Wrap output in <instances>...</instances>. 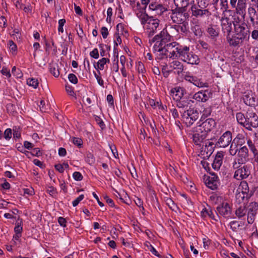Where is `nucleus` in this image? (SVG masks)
Returning a JSON list of instances; mask_svg holds the SVG:
<instances>
[{
	"mask_svg": "<svg viewBox=\"0 0 258 258\" xmlns=\"http://www.w3.org/2000/svg\"><path fill=\"white\" fill-rule=\"evenodd\" d=\"M234 34L228 36L227 41L229 45L233 47H238L241 45L244 41H248L250 39V31L247 27L245 22L241 23H233Z\"/></svg>",
	"mask_w": 258,
	"mask_h": 258,
	"instance_id": "nucleus-1",
	"label": "nucleus"
},
{
	"mask_svg": "<svg viewBox=\"0 0 258 258\" xmlns=\"http://www.w3.org/2000/svg\"><path fill=\"white\" fill-rule=\"evenodd\" d=\"M49 71L53 76L56 78L59 76L60 73L58 69V66L56 63L49 64Z\"/></svg>",
	"mask_w": 258,
	"mask_h": 258,
	"instance_id": "nucleus-31",
	"label": "nucleus"
},
{
	"mask_svg": "<svg viewBox=\"0 0 258 258\" xmlns=\"http://www.w3.org/2000/svg\"><path fill=\"white\" fill-rule=\"evenodd\" d=\"M232 140V133L230 131H226L223 133L216 142L215 146L220 148H226L231 143Z\"/></svg>",
	"mask_w": 258,
	"mask_h": 258,
	"instance_id": "nucleus-11",
	"label": "nucleus"
},
{
	"mask_svg": "<svg viewBox=\"0 0 258 258\" xmlns=\"http://www.w3.org/2000/svg\"><path fill=\"white\" fill-rule=\"evenodd\" d=\"M236 117L238 123L244 127L246 121L245 114L242 112H238L236 114Z\"/></svg>",
	"mask_w": 258,
	"mask_h": 258,
	"instance_id": "nucleus-34",
	"label": "nucleus"
},
{
	"mask_svg": "<svg viewBox=\"0 0 258 258\" xmlns=\"http://www.w3.org/2000/svg\"><path fill=\"white\" fill-rule=\"evenodd\" d=\"M171 36L168 33L167 31L163 29L160 33L155 35L152 39V42H155L153 49L154 53L158 51L159 48H163L169 43H170Z\"/></svg>",
	"mask_w": 258,
	"mask_h": 258,
	"instance_id": "nucleus-3",
	"label": "nucleus"
},
{
	"mask_svg": "<svg viewBox=\"0 0 258 258\" xmlns=\"http://www.w3.org/2000/svg\"><path fill=\"white\" fill-rule=\"evenodd\" d=\"M86 161L89 164L92 165L95 163V158L93 155L91 153H88L87 154Z\"/></svg>",
	"mask_w": 258,
	"mask_h": 258,
	"instance_id": "nucleus-43",
	"label": "nucleus"
},
{
	"mask_svg": "<svg viewBox=\"0 0 258 258\" xmlns=\"http://www.w3.org/2000/svg\"><path fill=\"white\" fill-rule=\"evenodd\" d=\"M247 209L245 206H240L235 211V214L238 219H241L247 213Z\"/></svg>",
	"mask_w": 258,
	"mask_h": 258,
	"instance_id": "nucleus-28",
	"label": "nucleus"
},
{
	"mask_svg": "<svg viewBox=\"0 0 258 258\" xmlns=\"http://www.w3.org/2000/svg\"><path fill=\"white\" fill-rule=\"evenodd\" d=\"M167 11V9L164 7L163 5L160 4L158 6L156 9L155 10V14L158 15H161L163 14L164 12Z\"/></svg>",
	"mask_w": 258,
	"mask_h": 258,
	"instance_id": "nucleus-41",
	"label": "nucleus"
},
{
	"mask_svg": "<svg viewBox=\"0 0 258 258\" xmlns=\"http://www.w3.org/2000/svg\"><path fill=\"white\" fill-rule=\"evenodd\" d=\"M165 202L168 207L172 211L175 210V209L177 208V206L174 202L170 198H167V199L165 200Z\"/></svg>",
	"mask_w": 258,
	"mask_h": 258,
	"instance_id": "nucleus-47",
	"label": "nucleus"
},
{
	"mask_svg": "<svg viewBox=\"0 0 258 258\" xmlns=\"http://www.w3.org/2000/svg\"><path fill=\"white\" fill-rule=\"evenodd\" d=\"M243 163H240L238 161V159H234L233 163H232V167L233 169L236 170H238V168H240V167H242V166L241 164H242Z\"/></svg>",
	"mask_w": 258,
	"mask_h": 258,
	"instance_id": "nucleus-56",
	"label": "nucleus"
},
{
	"mask_svg": "<svg viewBox=\"0 0 258 258\" xmlns=\"http://www.w3.org/2000/svg\"><path fill=\"white\" fill-rule=\"evenodd\" d=\"M201 214L202 217L206 218L209 217L213 220L215 221H218V219L216 218V216L214 215V213H213L212 211L210 208H204L201 211ZM217 217L219 218V216L217 215Z\"/></svg>",
	"mask_w": 258,
	"mask_h": 258,
	"instance_id": "nucleus-26",
	"label": "nucleus"
},
{
	"mask_svg": "<svg viewBox=\"0 0 258 258\" xmlns=\"http://www.w3.org/2000/svg\"><path fill=\"white\" fill-rule=\"evenodd\" d=\"M211 112H212L211 108L210 107H207V108H205L203 110V111H202L203 115H202L201 117L204 116V117H205V119L206 117H207L208 116H209L211 114Z\"/></svg>",
	"mask_w": 258,
	"mask_h": 258,
	"instance_id": "nucleus-55",
	"label": "nucleus"
},
{
	"mask_svg": "<svg viewBox=\"0 0 258 258\" xmlns=\"http://www.w3.org/2000/svg\"><path fill=\"white\" fill-rule=\"evenodd\" d=\"M178 58L187 63L191 64H198L200 62V58L192 51H190L189 47L183 46L180 51Z\"/></svg>",
	"mask_w": 258,
	"mask_h": 258,
	"instance_id": "nucleus-5",
	"label": "nucleus"
},
{
	"mask_svg": "<svg viewBox=\"0 0 258 258\" xmlns=\"http://www.w3.org/2000/svg\"><path fill=\"white\" fill-rule=\"evenodd\" d=\"M192 15L196 17H208L211 15V13L208 9L203 8L201 5L198 3L191 5L190 8Z\"/></svg>",
	"mask_w": 258,
	"mask_h": 258,
	"instance_id": "nucleus-10",
	"label": "nucleus"
},
{
	"mask_svg": "<svg viewBox=\"0 0 258 258\" xmlns=\"http://www.w3.org/2000/svg\"><path fill=\"white\" fill-rule=\"evenodd\" d=\"M66 90L67 92L70 96H74L75 93H74V89H73V88L71 86L66 85Z\"/></svg>",
	"mask_w": 258,
	"mask_h": 258,
	"instance_id": "nucleus-63",
	"label": "nucleus"
},
{
	"mask_svg": "<svg viewBox=\"0 0 258 258\" xmlns=\"http://www.w3.org/2000/svg\"><path fill=\"white\" fill-rule=\"evenodd\" d=\"M238 146L236 145L233 142L231 143L229 149V153L231 156H235L238 153Z\"/></svg>",
	"mask_w": 258,
	"mask_h": 258,
	"instance_id": "nucleus-38",
	"label": "nucleus"
},
{
	"mask_svg": "<svg viewBox=\"0 0 258 258\" xmlns=\"http://www.w3.org/2000/svg\"><path fill=\"white\" fill-rule=\"evenodd\" d=\"M0 26L6 28L7 26V19L4 16H0Z\"/></svg>",
	"mask_w": 258,
	"mask_h": 258,
	"instance_id": "nucleus-60",
	"label": "nucleus"
},
{
	"mask_svg": "<svg viewBox=\"0 0 258 258\" xmlns=\"http://www.w3.org/2000/svg\"><path fill=\"white\" fill-rule=\"evenodd\" d=\"M186 22L183 23V24H181L182 25H175L173 26V28H174L177 32H182V33H186L187 31L186 25Z\"/></svg>",
	"mask_w": 258,
	"mask_h": 258,
	"instance_id": "nucleus-36",
	"label": "nucleus"
},
{
	"mask_svg": "<svg viewBox=\"0 0 258 258\" xmlns=\"http://www.w3.org/2000/svg\"><path fill=\"white\" fill-rule=\"evenodd\" d=\"M223 153L218 152L212 163V167L215 170L218 171L222 165L223 158Z\"/></svg>",
	"mask_w": 258,
	"mask_h": 258,
	"instance_id": "nucleus-21",
	"label": "nucleus"
},
{
	"mask_svg": "<svg viewBox=\"0 0 258 258\" xmlns=\"http://www.w3.org/2000/svg\"><path fill=\"white\" fill-rule=\"evenodd\" d=\"M230 6L236 14L243 17L246 14V0H230Z\"/></svg>",
	"mask_w": 258,
	"mask_h": 258,
	"instance_id": "nucleus-7",
	"label": "nucleus"
},
{
	"mask_svg": "<svg viewBox=\"0 0 258 258\" xmlns=\"http://www.w3.org/2000/svg\"><path fill=\"white\" fill-rule=\"evenodd\" d=\"M236 191L245 195L246 197L248 196L251 197L253 194V191L249 189L248 183L245 181H242L240 182Z\"/></svg>",
	"mask_w": 258,
	"mask_h": 258,
	"instance_id": "nucleus-19",
	"label": "nucleus"
},
{
	"mask_svg": "<svg viewBox=\"0 0 258 258\" xmlns=\"http://www.w3.org/2000/svg\"><path fill=\"white\" fill-rule=\"evenodd\" d=\"M172 92L175 94L174 99L178 100L179 99L182 98L184 95V89L182 88L178 87L175 88L174 90H172Z\"/></svg>",
	"mask_w": 258,
	"mask_h": 258,
	"instance_id": "nucleus-32",
	"label": "nucleus"
},
{
	"mask_svg": "<svg viewBox=\"0 0 258 258\" xmlns=\"http://www.w3.org/2000/svg\"><path fill=\"white\" fill-rule=\"evenodd\" d=\"M258 205L256 203H251L250 207L247 209V220L248 224H252L253 223L255 216L256 214L257 207Z\"/></svg>",
	"mask_w": 258,
	"mask_h": 258,
	"instance_id": "nucleus-17",
	"label": "nucleus"
},
{
	"mask_svg": "<svg viewBox=\"0 0 258 258\" xmlns=\"http://www.w3.org/2000/svg\"><path fill=\"white\" fill-rule=\"evenodd\" d=\"M23 230V227L22 226V222H16V226L14 228V231L15 233H18V234H21Z\"/></svg>",
	"mask_w": 258,
	"mask_h": 258,
	"instance_id": "nucleus-49",
	"label": "nucleus"
},
{
	"mask_svg": "<svg viewBox=\"0 0 258 258\" xmlns=\"http://www.w3.org/2000/svg\"><path fill=\"white\" fill-rule=\"evenodd\" d=\"M66 23V20L64 19H60L58 21V31L59 33L63 32V26Z\"/></svg>",
	"mask_w": 258,
	"mask_h": 258,
	"instance_id": "nucleus-53",
	"label": "nucleus"
},
{
	"mask_svg": "<svg viewBox=\"0 0 258 258\" xmlns=\"http://www.w3.org/2000/svg\"><path fill=\"white\" fill-rule=\"evenodd\" d=\"M47 191L51 196H55L57 194L56 189L52 186H49Z\"/></svg>",
	"mask_w": 258,
	"mask_h": 258,
	"instance_id": "nucleus-61",
	"label": "nucleus"
},
{
	"mask_svg": "<svg viewBox=\"0 0 258 258\" xmlns=\"http://www.w3.org/2000/svg\"><path fill=\"white\" fill-rule=\"evenodd\" d=\"M68 79L72 83L76 84L78 83V79L74 74H70L68 76Z\"/></svg>",
	"mask_w": 258,
	"mask_h": 258,
	"instance_id": "nucleus-54",
	"label": "nucleus"
},
{
	"mask_svg": "<svg viewBox=\"0 0 258 258\" xmlns=\"http://www.w3.org/2000/svg\"><path fill=\"white\" fill-rule=\"evenodd\" d=\"M176 6H179L186 9L189 5H191L195 3V0H173Z\"/></svg>",
	"mask_w": 258,
	"mask_h": 258,
	"instance_id": "nucleus-27",
	"label": "nucleus"
},
{
	"mask_svg": "<svg viewBox=\"0 0 258 258\" xmlns=\"http://www.w3.org/2000/svg\"><path fill=\"white\" fill-rule=\"evenodd\" d=\"M170 67L174 70H176V73L179 75L183 71V64L178 60H173L170 63Z\"/></svg>",
	"mask_w": 258,
	"mask_h": 258,
	"instance_id": "nucleus-25",
	"label": "nucleus"
},
{
	"mask_svg": "<svg viewBox=\"0 0 258 258\" xmlns=\"http://www.w3.org/2000/svg\"><path fill=\"white\" fill-rule=\"evenodd\" d=\"M207 32L209 36L212 39H215L219 35V32L212 27H209L207 28Z\"/></svg>",
	"mask_w": 258,
	"mask_h": 258,
	"instance_id": "nucleus-37",
	"label": "nucleus"
},
{
	"mask_svg": "<svg viewBox=\"0 0 258 258\" xmlns=\"http://www.w3.org/2000/svg\"><path fill=\"white\" fill-rule=\"evenodd\" d=\"M109 62V59L106 58H102L99 59L97 62L96 66L94 65V67L96 69H99L100 70H103L104 68V65L107 63Z\"/></svg>",
	"mask_w": 258,
	"mask_h": 258,
	"instance_id": "nucleus-35",
	"label": "nucleus"
},
{
	"mask_svg": "<svg viewBox=\"0 0 258 258\" xmlns=\"http://www.w3.org/2000/svg\"><path fill=\"white\" fill-rule=\"evenodd\" d=\"M186 9L176 6L174 9L171 10L170 17L174 23L179 24L185 22L188 18L189 15L186 12Z\"/></svg>",
	"mask_w": 258,
	"mask_h": 258,
	"instance_id": "nucleus-4",
	"label": "nucleus"
},
{
	"mask_svg": "<svg viewBox=\"0 0 258 258\" xmlns=\"http://www.w3.org/2000/svg\"><path fill=\"white\" fill-rule=\"evenodd\" d=\"M251 37L254 40H258V26L257 29H254L251 33Z\"/></svg>",
	"mask_w": 258,
	"mask_h": 258,
	"instance_id": "nucleus-64",
	"label": "nucleus"
},
{
	"mask_svg": "<svg viewBox=\"0 0 258 258\" xmlns=\"http://www.w3.org/2000/svg\"><path fill=\"white\" fill-rule=\"evenodd\" d=\"M136 67L139 73L142 74L143 76L144 74L146 73V69L144 64L142 62L139 61L137 64Z\"/></svg>",
	"mask_w": 258,
	"mask_h": 258,
	"instance_id": "nucleus-46",
	"label": "nucleus"
},
{
	"mask_svg": "<svg viewBox=\"0 0 258 258\" xmlns=\"http://www.w3.org/2000/svg\"><path fill=\"white\" fill-rule=\"evenodd\" d=\"M193 84L199 88L208 87L207 83L202 81L201 80L198 79L197 77H196Z\"/></svg>",
	"mask_w": 258,
	"mask_h": 258,
	"instance_id": "nucleus-42",
	"label": "nucleus"
},
{
	"mask_svg": "<svg viewBox=\"0 0 258 258\" xmlns=\"http://www.w3.org/2000/svg\"><path fill=\"white\" fill-rule=\"evenodd\" d=\"M160 21L158 19H154L150 20L144 28L146 30V33L148 34L149 37L152 36L156 32L157 28L159 26Z\"/></svg>",
	"mask_w": 258,
	"mask_h": 258,
	"instance_id": "nucleus-14",
	"label": "nucleus"
},
{
	"mask_svg": "<svg viewBox=\"0 0 258 258\" xmlns=\"http://www.w3.org/2000/svg\"><path fill=\"white\" fill-rule=\"evenodd\" d=\"M183 45H181L176 42L169 43L163 48H159L157 52V58L162 59L164 56L172 59H175L179 57L180 51Z\"/></svg>",
	"mask_w": 258,
	"mask_h": 258,
	"instance_id": "nucleus-2",
	"label": "nucleus"
},
{
	"mask_svg": "<svg viewBox=\"0 0 258 258\" xmlns=\"http://www.w3.org/2000/svg\"><path fill=\"white\" fill-rule=\"evenodd\" d=\"M29 154H31L32 156L36 157H39L42 155V153L38 148H34L31 153L28 151H26L25 154L27 156H28Z\"/></svg>",
	"mask_w": 258,
	"mask_h": 258,
	"instance_id": "nucleus-45",
	"label": "nucleus"
},
{
	"mask_svg": "<svg viewBox=\"0 0 258 258\" xmlns=\"http://www.w3.org/2000/svg\"><path fill=\"white\" fill-rule=\"evenodd\" d=\"M217 211L220 215L229 219L232 214V207L227 202H223L217 207Z\"/></svg>",
	"mask_w": 258,
	"mask_h": 258,
	"instance_id": "nucleus-13",
	"label": "nucleus"
},
{
	"mask_svg": "<svg viewBox=\"0 0 258 258\" xmlns=\"http://www.w3.org/2000/svg\"><path fill=\"white\" fill-rule=\"evenodd\" d=\"M138 17L141 21L142 25H144V27L148 24V22L150 20H152V19L153 18V17H149L146 13L141 14L139 16H138Z\"/></svg>",
	"mask_w": 258,
	"mask_h": 258,
	"instance_id": "nucleus-33",
	"label": "nucleus"
},
{
	"mask_svg": "<svg viewBox=\"0 0 258 258\" xmlns=\"http://www.w3.org/2000/svg\"><path fill=\"white\" fill-rule=\"evenodd\" d=\"M181 116L183 121L187 126H190L199 118V112L197 110L188 109L185 111Z\"/></svg>",
	"mask_w": 258,
	"mask_h": 258,
	"instance_id": "nucleus-9",
	"label": "nucleus"
},
{
	"mask_svg": "<svg viewBox=\"0 0 258 258\" xmlns=\"http://www.w3.org/2000/svg\"><path fill=\"white\" fill-rule=\"evenodd\" d=\"M237 156L239 162L244 163L246 161L248 157V148L245 146L240 147L238 149Z\"/></svg>",
	"mask_w": 258,
	"mask_h": 258,
	"instance_id": "nucleus-20",
	"label": "nucleus"
},
{
	"mask_svg": "<svg viewBox=\"0 0 258 258\" xmlns=\"http://www.w3.org/2000/svg\"><path fill=\"white\" fill-rule=\"evenodd\" d=\"M243 100L245 104L250 106H254L257 104L256 98L252 94H245L243 97Z\"/></svg>",
	"mask_w": 258,
	"mask_h": 258,
	"instance_id": "nucleus-22",
	"label": "nucleus"
},
{
	"mask_svg": "<svg viewBox=\"0 0 258 258\" xmlns=\"http://www.w3.org/2000/svg\"><path fill=\"white\" fill-rule=\"evenodd\" d=\"M177 101L176 105L178 108H185L188 107L191 104V102L194 103V101L191 99L185 98H181Z\"/></svg>",
	"mask_w": 258,
	"mask_h": 258,
	"instance_id": "nucleus-24",
	"label": "nucleus"
},
{
	"mask_svg": "<svg viewBox=\"0 0 258 258\" xmlns=\"http://www.w3.org/2000/svg\"><path fill=\"white\" fill-rule=\"evenodd\" d=\"M13 137L14 139H18L21 137V130L19 127L15 126L13 128Z\"/></svg>",
	"mask_w": 258,
	"mask_h": 258,
	"instance_id": "nucleus-48",
	"label": "nucleus"
},
{
	"mask_svg": "<svg viewBox=\"0 0 258 258\" xmlns=\"http://www.w3.org/2000/svg\"><path fill=\"white\" fill-rule=\"evenodd\" d=\"M215 138H213L205 141V147H211V149L213 148V146L215 145L216 142Z\"/></svg>",
	"mask_w": 258,
	"mask_h": 258,
	"instance_id": "nucleus-44",
	"label": "nucleus"
},
{
	"mask_svg": "<svg viewBox=\"0 0 258 258\" xmlns=\"http://www.w3.org/2000/svg\"><path fill=\"white\" fill-rule=\"evenodd\" d=\"M250 166L244 165L236 170L234 174V178L237 180H241L247 178L250 175Z\"/></svg>",
	"mask_w": 258,
	"mask_h": 258,
	"instance_id": "nucleus-12",
	"label": "nucleus"
},
{
	"mask_svg": "<svg viewBox=\"0 0 258 258\" xmlns=\"http://www.w3.org/2000/svg\"><path fill=\"white\" fill-rule=\"evenodd\" d=\"M12 130L9 128H7L3 134L4 137L6 140H9L12 138Z\"/></svg>",
	"mask_w": 258,
	"mask_h": 258,
	"instance_id": "nucleus-52",
	"label": "nucleus"
},
{
	"mask_svg": "<svg viewBox=\"0 0 258 258\" xmlns=\"http://www.w3.org/2000/svg\"><path fill=\"white\" fill-rule=\"evenodd\" d=\"M84 196L83 195H81L78 197L76 199H75L72 203L73 206L74 207L77 206L79 203L84 199Z\"/></svg>",
	"mask_w": 258,
	"mask_h": 258,
	"instance_id": "nucleus-59",
	"label": "nucleus"
},
{
	"mask_svg": "<svg viewBox=\"0 0 258 258\" xmlns=\"http://www.w3.org/2000/svg\"><path fill=\"white\" fill-rule=\"evenodd\" d=\"M250 197L251 196H249L246 197L245 195H244L243 194L240 192H238L237 191H236L235 198L236 201L238 203H241L244 201L247 202L250 198Z\"/></svg>",
	"mask_w": 258,
	"mask_h": 258,
	"instance_id": "nucleus-30",
	"label": "nucleus"
},
{
	"mask_svg": "<svg viewBox=\"0 0 258 258\" xmlns=\"http://www.w3.org/2000/svg\"><path fill=\"white\" fill-rule=\"evenodd\" d=\"M8 45L9 46V48L11 51L15 52L17 50V46L16 44L12 41L9 40L8 42Z\"/></svg>",
	"mask_w": 258,
	"mask_h": 258,
	"instance_id": "nucleus-57",
	"label": "nucleus"
},
{
	"mask_svg": "<svg viewBox=\"0 0 258 258\" xmlns=\"http://www.w3.org/2000/svg\"><path fill=\"white\" fill-rule=\"evenodd\" d=\"M229 225L230 226L232 230L234 232H236L240 226L239 222L237 221H231L229 223Z\"/></svg>",
	"mask_w": 258,
	"mask_h": 258,
	"instance_id": "nucleus-40",
	"label": "nucleus"
},
{
	"mask_svg": "<svg viewBox=\"0 0 258 258\" xmlns=\"http://www.w3.org/2000/svg\"><path fill=\"white\" fill-rule=\"evenodd\" d=\"M191 98L195 100L197 102H204L209 98V95L208 91H199L192 96Z\"/></svg>",
	"mask_w": 258,
	"mask_h": 258,
	"instance_id": "nucleus-18",
	"label": "nucleus"
},
{
	"mask_svg": "<svg viewBox=\"0 0 258 258\" xmlns=\"http://www.w3.org/2000/svg\"><path fill=\"white\" fill-rule=\"evenodd\" d=\"M246 139L244 136L241 134H238L233 139V141L238 146H242L246 142Z\"/></svg>",
	"mask_w": 258,
	"mask_h": 258,
	"instance_id": "nucleus-29",
	"label": "nucleus"
},
{
	"mask_svg": "<svg viewBox=\"0 0 258 258\" xmlns=\"http://www.w3.org/2000/svg\"><path fill=\"white\" fill-rule=\"evenodd\" d=\"M90 55L93 58L95 59L98 58L99 55L98 49L97 48H94L92 51L90 52Z\"/></svg>",
	"mask_w": 258,
	"mask_h": 258,
	"instance_id": "nucleus-62",
	"label": "nucleus"
},
{
	"mask_svg": "<svg viewBox=\"0 0 258 258\" xmlns=\"http://www.w3.org/2000/svg\"><path fill=\"white\" fill-rule=\"evenodd\" d=\"M206 185L212 190L216 189L219 184L218 177L215 173H211L205 181Z\"/></svg>",
	"mask_w": 258,
	"mask_h": 258,
	"instance_id": "nucleus-16",
	"label": "nucleus"
},
{
	"mask_svg": "<svg viewBox=\"0 0 258 258\" xmlns=\"http://www.w3.org/2000/svg\"><path fill=\"white\" fill-rule=\"evenodd\" d=\"M232 23L233 22L228 18H222L221 19L222 31L224 34H226V38L228 36H230V33L232 30Z\"/></svg>",
	"mask_w": 258,
	"mask_h": 258,
	"instance_id": "nucleus-15",
	"label": "nucleus"
},
{
	"mask_svg": "<svg viewBox=\"0 0 258 258\" xmlns=\"http://www.w3.org/2000/svg\"><path fill=\"white\" fill-rule=\"evenodd\" d=\"M198 123L199 124L198 125L199 131L204 132L206 134L207 133L211 132L216 125L214 119L209 118L205 119L204 116L201 117Z\"/></svg>",
	"mask_w": 258,
	"mask_h": 258,
	"instance_id": "nucleus-6",
	"label": "nucleus"
},
{
	"mask_svg": "<svg viewBox=\"0 0 258 258\" xmlns=\"http://www.w3.org/2000/svg\"><path fill=\"white\" fill-rule=\"evenodd\" d=\"M74 179L77 181H81L83 179V176L80 172L76 171L73 174Z\"/></svg>",
	"mask_w": 258,
	"mask_h": 258,
	"instance_id": "nucleus-58",
	"label": "nucleus"
},
{
	"mask_svg": "<svg viewBox=\"0 0 258 258\" xmlns=\"http://www.w3.org/2000/svg\"><path fill=\"white\" fill-rule=\"evenodd\" d=\"M206 134L204 132L195 133L193 134L192 141L197 145H200L201 143L206 138Z\"/></svg>",
	"mask_w": 258,
	"mask_h": 258,
	"instance_id": "nucleus-23",
	"label": "nucleus"
},
{
	"mask_svg": "<svg viewBox=\"0 0 258 258\" xmlns=\"http://www.w3.org/2000/svg\"><path fill=\"white\" fill-rule=\"evenodd\" d=\"M115 37L116 39L114 41V51H115L117 49V47L118 45V44H120L122 42L121 38L118 33L117 34L116 33L115 34Z\"/></svg>",
	"mask_w": 258,
	"mask_h": 258,
	"instance_id": "nucleus-51",
	"label": "nucleus"
},
{
	"mask_svg": "<svg viewBox=\"0 0 258 258\" xmlns=\"http://www.w3.org/2000/svg\"><path fill=\"white\" fill-rule=\"evenodd\" d=\"M72 142L79 148H81L83 145V141L81 138L73 137L72 138Z\"/></svg>",
	"mask_w": 258,
	"mask_h": 258,
	"instance_id": "nucleus-50",
	"label": "nucleus"
},
{
	"mask_svg": "<svg viewBox=\"0 0 258 258\" xmlns=\"http://www.w3.org/2000/svg\"><path fill=\"white\" fill-rule=\"evenodd\" d=\"M246 122L244 127L248 130L251 131L252 128L258 127V116L251 110H248L245 114Z\"/></svg>",
	"mask_w": 258,
	"mask_h": 258,
	"instance_id": "nucleus-8",
	"label": "nucleus"
},
{
	"mask_svg": "<svg viewBox=\"0 0 258 258\" xmlns=\"http://www.w3.org/2000/svg\"><path fill=\"white\" fill-rule=\"evenodd\" d=\"M27 83L29 86H32L35 89L37 88L39 84L38 80L35 78L28 79L27 80Z\"/></svg>",
	"mask_w": 258,
	"mask_h": 258,
	"instance_id": "nucleus-39",
	"label": "nucleus"
}]
</instances>
